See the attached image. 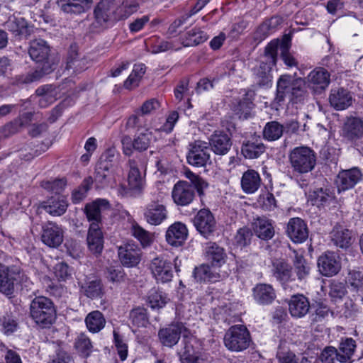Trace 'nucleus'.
Returning a JSON list of instances; mask_svg holds the SVG:
<instances>
[{"label": "nucleus", "mask_w": 363, "mask_h": 363, "mask_svg": "<svg viewBox=\"0 0 363 363\" xmlns=\"http://www.w3.org/2000/svg\"><path fill=\"white\" fill-rule=\"evenodd\" d=\"M30 58L42 66L40 70L31 73L16 76L13 84L16 86L30 84L39 79L44 74H49L52 70L53 62L51 60V49L48 43L43 39H35L30 41L28 48Z\"/></svg>", "instance_id": "obj_1"}, {"label": "nucleus", "mask_w": 363, "mask_h": 363, "mask_svg": "<svg viewBox=\"0 0 363 363\" xmlns=\"http://www.w3.org/2000/svg\"><path fill=\"white\" fill-rule=\"evenodd\" d=\"M278 48V41H271L265 48L259 66L254 69L255 81L259 89H268L272 86L270 72L277 63Z\"/></svg>", "instance_id": "obj_2"}, {"label": "nucleus", "mask_w": 363, "mask_h": 363, "mask_svg": "<svg viewBox=\"0 0 363 363\" xmlns=\"http://www.w3.org/2000/svg\"><path fill=\"white\" fill-rule=\"evenodd\" d=\"M30 315L36 324L47 328L55 323L57 311L52 300L39 296L34 298L30 303Z\"/></svg>", "instance_id": "obj_3"}, {"label": "nucleus", "mask_w": 363, "mask_h": 363, "mask_svg": "<svg viewBox=\"0 0 363 363\" xmlns=\"http://www.w3.org/2000/svg\"><path fill=\"white\" fill-rule=\"evenodd\" d=\"M289 159L293 171L298 174L311 172L316 164L315 152L306 146L294 148L289 155Z\"/></svg>", "instance_id": "obj_4"}, {"label": "nucleus", "mask_w": 363, "mask_h": 363, "mask_svg": "<svg viewBox=\"0 0 363 363\" xmlns=\"http://www.w3.org/2000/svg\"><path fill=\"white\" fill-rule=\"evenodd\" d=\"M250 342V335L244 325L232 326L224 336L225 346L230 351L240 352L246 350Z\"/></svg>", "instance_id": "obj_5"}, {"label": "nucleus", "mask_w": 363, "mask_h": 363, "mask_svg": "<svg viewBox=\"0 0 363 363\" xmlns=\"http://www.w3.org/2000/svg\"><path fill=\"white\" fill-rule=\"evenodd\" d=\"M209 144L203 140H195L189 144L186 155L188 163L196 167H204L211 163Z\"/></svg>", "instance_id": "obj_6"}, {"label": "nucleus", "mask_w": 363, "mask_h": 363, "mask_svg": "<svg viewBox=\"0 0 363 363\" xmlns=\"http://www.w3.org/2000/svg\"><path fill=\"white\" fill-rule=\"evenodd\" d=\"M167 208L162 201V196L159 195L146 205L143 215L148 223L157 225L167 219Z\"/></svg>", "instance_id": "obj_7"}, {"label": "nucleus", "mask_w": 363, "mask_h": 363, "mask_svg": "<svg viewBox=\"0 0 363 363\" xmlns=\"http://www.w3.org/2000/svg\"><path fill=\"white\" fill-rule=\"evenodd\" d=\"M149 269L157 282L167 283L172 279V264L164 257L154 258L150 264Z\"/></svg>", "instance_id": "obj_8"}, {"label": "nucleus", "mask_w": 363, "mask_h": 363, "mask_svg": "<svg viewBox=\"0 0 363 363\" xmlns=\"http://www.w3.org/2000/svg\"><path fill=\"white\" fill-rule=\"evenodd\" d=\"M63 240L64 230L60 225L50 221L42 225L41 240L45 245L56 248L62 243Z\"/></svg>", "instance_id": "obj_9"}, {"label": "nucleus", "mask_w": 363, "mask_h": 363, "mask_svg": "<svg viewBox=\"0 0 363 363\" xmlns=\"http://www.w3.org/2000/svg\"><path fill=\"white\" fill-rule=\"evenodd\" d=\"M189 333V331L182 323H176L162 328L158 332L159 339L161 343L166 347H172L175 345L181 335Z\"/></svg>", "instance_id": "obj_10"}, {"label": "nucleus", "mask_w": 363, "mask_h": 363, "mask_svg": "<svg viewBox=\"0 0 363 363\" xmlns=\"http://www.w3.org/2000/svg\"><path fill=\"white\" fill-rule=\"evenodd\" d=\"M340 135L353 143L363 136V119L359 117H347L340 130Z\"/></svg>", "instance_id": "obj_11"}, {"label": "nucleus", "mask_w": 363, "mask_h": 363, "mask_svg": "<svg viewBox=\"0 0 363 363\" xmlns=\"http://www.w3.org/2000/svg\"><path fill=\"white\" fill-rule=\"evenodd\" d=\"M195 189L186 181L177 182L172 191V197L174 203L180 206L189 205L195 197Z\"/></svg>", "instance_id": "obj_12"}, {"label": "nucleus", "mask_w": 363, "mask_h": 363, "mask_svg": "<svg viewBox=\"0 0 363 363\" xmlns=\"http://www.w3.org/2000/svg\"><path fill=\"white\" fill-rule=\"evenodd\" d=\"M193 222L196 230L206 238H209L216 230V220L208 209L203 208L199 211Z\"/></svg>", "instance_id": "obj_13"}, {"label": "nucleus", "mask_w": 363, "mask_h": 363, "mask_svg": "<svg viewBox=\"0 0 363 363\" xmlns=\"http://www.w3.org/2000/svg\"><path fill=\"white\" fill-rule=\"evenodd\" d=\"M118 253L121 262L127 267L136 266L141 259V250L133 242H128L120 246Z\"/></svg>", "instance_id": "obj_14"}, {"label": "nucleus", "mask_w": 363, "mask_h": 363, "mask_svg": "<svg viewBox=\"0 0 363 363\" xmlns=\"http://www.w3.org/2000/svg\"><path fill=\"white\" fill-rule=\"evenodd\" d=\"M363 174L358 167L340 171L336 179V185L339 192L354 187L362 180Z\"/></svg>", "instance_id": "obj_15"}, {"label": "nucleus", "mask_w": 363, "mask_h": 363, "mask_svg": "<svg viewBox=\"0 0 363 363\" xmlns=\"http://www.w3.org/2000/svg\"><path fill=\"white\" fill-rule=\"evenodd\" d=\"M318 267L320 272L325 277L336 275L341 269L339 257L333 252H326L318 259Z\"/></svg>", "instance_id": "obj_16"}, {"label": "nucleus", "mask_w": 363, "mask_h": 363, "mask_svg": "<svg viewBox=\"0 0 363 363\" xmlns=\"http://www.w3.org/2000/svg\"><path fill=\"white\" fill-rule=\"evenodd\" d=\"M286 233L290 239L296 243H301L308 237L307 225L300 218H292L287 224Z\"/></svg>", "instance_id": "obj_17"}, {"label": "nucleus", "mask_w": 363, "mask_h": 363, "mask_svg": "<svg viewBox=\"0 0 363 363\" xmlns=\"http://www.w3.org/2000/svg\"><path fill=\"white\" fill-rule=\"evenodd\" d=\"M188 236V230L185 224L175 222L166 232V240L172 246L180 247L184 245Z\"/></svg>", "instance_id": "obj_18"}, {"label": "nucleus", "mask_w": 363, "mask_h": 363, "mask_svg": "<svg viewBox=\"0 0 363 363\" xmlns=\"http://www.w3.org/2000/svg\"><path fill=\"white\" fill-rule=\"evenodd\" d=\"M6 28L19 39L26 38L33 31V26L22 17H10L5 24Z\"/></svg>", "instance_id": "obj_19"}, {"label": "nucleus", "mask_w": 363, "mask_h": 363, "mask_svg": "<svg viewBox=\"0 0 363 363\" xmlns=\"http://www.w3.org/2000/svg\"><path fill=\"white\" fill-rule=\"evenodd\" d=\"M209 148L216 155H226L232 145L231 140L228 134L215 132L210 138Z\"/></svg>", "instance_id": "obj_20"}, {"label": "nucleus", "mask_w": 363, "mask_h": 363, "mask_svg": "<svg viewBox=\"0 0 363 363\" xmlns=\"http://www.w3.org/2000/svg\"><path fill=\"white\" fill-rule=\"evenodd\" d=\"M67 206L66 198L62 195L52 196L41 204V207L53 216H60L64 214Z\"/></svg>", "instance_id": "obj_21"}, {"label": "nucleus", "mask_w": 363, "mask_h": 363, "mask_svg": "<svg viewBox=\"0 0 363 363\" xmlns=\"http://www.w3.org/2000/svg\"><path fill=\"white\" fill-rule=\"evenodd\" d=\"M262 184L259 174L254 169L245 171L242 176L240 184L242 191L247 194L255 193Z\"/></svg>", "instance_id": "obj_22"}, {"label": "nucleus", "mask_w": 363, "mask_h": 363, "mask_svg": "<svg viewBox=\"0 0 363 363\" xmlns=\"http://www.w3.org/2000/svg\"><path fill=\"white\" fill-rule=\"evenodd\" d=\"M255 235L263 240H269L274 235V228L271 220L259 217L252 223Z\"/></svg>", "instance_id": "obj_23"}, {"label": "nucleus", "mask_w": 363, "mask_h": 363, "mask_svg": "<svg viewBox=\"0 0 363 363\" xmlns=\"http://www.w3.org/2000/svg\"><path fill=\"white\" fill-rule=\"evenodd\" d=\"M309 308V301L303 295H294L289 302V311L293 317H303L308 313Z\"/></svg>", "instance_id": "obj_24"}, {"label": "nucleus", "mask_w": 363, "mask_h": 363, "mask_svg": "<svg viewBox=\"0 0 363 363\" xmlns=\"http://www.w3.org/2000/svg\"><path fill=\"white\" fill-rule=\"evenodd\" d=\"M108 202L106 199H97L95 201L88 203L85 206V213L90 225L96 224L99 226L101 223V211L102 208H108Z\"/></svg>", "instance_id": "obj_25"}, {"label": "nucleus", "mask_w": 363, "mask_h": 363, "mask_svg": "<svg viewBox=\"0 0 363 363\" xmlns=\"http://www.w3.org/2000/svg\"><path fill=\"white\" fill-rule=\"evenodd\" d=\"M61 10L67 13H82L89 8L93 0H57Z\"/></svg>", "instance_id": "obj_26"}, {"label": "nucleus", "mask_w": 363, "mask_h": 363, "mask_svg": "<svg viewBox=\"0 0 363 363\" xmlns=\"http://www.w3.org/2000/svg\"><path fill=\"white\" fill-rule=\"evenodd\" d=\"M253 296L258 303L267 305L272 303L276 298V294L271 285L259 284L253 289Z\"/></svg>", "instance_id": "obj_27"}, {"label": "nucleus", "mask_w": 363, "mask_h": 363, "mask_svg": "<svg viewBox=\"0 0 363 363\" xmlns=\"http://www.w3.org/2000/svg\"><path fill=\"white\" fill-rule=\"evenodd\" d=\"M330 238L333 243L340 248L346 249L351 245V232L340 225L333 228L330 232Z\"/></svg>", "instance_id": "obj_28"}, {"label": "nucleus", "mask_w": 363, "mask_h": 363, "mask_svg": "<svg viewBox=\"0 0 363 363\" xmlns=\"http://www.w3.org/2000/svg\"><path fill=\"white\" fill-rule=\"evenodd\" d=\"M87 244L89 249L94 254H100L104 247L102 233L99 226L96 224L90 225L88 235Z\"/></svg>", "instance_id": "obj_29"}, {"label": "nucleus", "mask_w": 363, "mask_h": 363, "mask_svg": "<svg viewBox=\"0 0 363 363\" xmlns=\"http://www.w3.org/2000/svg\"><path fill=\"white\" fill-rule=\"evenodd\" d=\"M206 252L212 267H220L226 261L225 250L216 242H210L206 248Z\"/></svg>", "instance_id": "obj_30"}, {"label": "nucleus", "mask_w": 363, "mask_h": 363, "mask_svg": "<svg viewBox=\"0 0 363 363\" xmlns=\"http://www.w3.org/2000/svg\"><path fill=\"white\" fill-rule=\"evenodd\" d=\"M356 348V342L352 337L342 339L336 359L341 363H350Z\"/></svg>", "instance_id": "obj_31"}, {"label": "nucleus", "mask_w": 363, "mask_h": 363, "mask_svg": "<svg viewBox=\"0 0 363 363\" xmlns=\"http://www.w3.org/2000/svg\"><path fill=\"white\" fill-rule=\"evenodd\" d=\"M274 277L282 284L291 280L292 268L283 259H276L272 264Z\"/></svg>", "instance_id": "obj_32"}, {"label": "nucleus", "mask_w": 363, "mask_h": 363, "mask_svg": "<svg viewBox=\"0 0 363 363\" xmlns=\"http://www.w3.org/2000/svg\"><path fill=\"white\" fill-rule=\"evenodd\" d=\"M266 147L260 139L255 138L243 143L242 154L245 158L255 159L265 152Z\"/></svg>", "instance_id": "obj_33"}, {"label": "nucleus", "mask_w": 363, "mask_h": 363, "mask_svg": "<svg viewBox=\"0 0 363 363\" xmlns=\"http://www.w3.org/2000/svg\"><path fill=\"white\" fill-rule=\"evenodd\" d=\"M330 73L323 67H317L307 77L308 82L320 89H325L330 84Z\"/></svg>", "instance_id": "obj_34"}, {"label": "nucleus", "mask_w": 363, "mask_h": 363, "mask_svg": "<svg viewBox=\"0 0 363 363\" xmlns=\"http://www.w3.org/2000/svg\"><path fill=\"white\" fill-rule=\"evenodd\" d=\"M80 288L81 292L91 299L101 298L104 294L103 286L99 279L88 280L82 284Z\"/></svg>", "instance_id": "obj_35"}, {"label": "nucleus", "mask_w": 363, "mask_h": 363, "mask_svg": "<svg viewBox=\"0 0 363 363\" xmlns=\"http://www.w3.org/2000/svg\"><path fill=\"white\" fill-rule=\"evenodd\" d=\"M208 38V34L200 28H194L189 30L182 40L184 47L196 46L204 43Z\"/></svg>", "instance_id": "obj_36"}, {"label": "nucleus", "mask_w": 363, "mask_h": 363, "mask_svg": "<svg viewBox=\"0 0 363 363\" xmlns=\"http://www.w3.org/2000/svg\"><path fill=\"white\" fill-rule=\"evenodd\" d=\"M85 323L88 330L93 333H96L104 328L106 320L101 312L94 311L86 315Z\"/></svg>", "instance_id": "obj_37"}, {"label": "nucleus", "mask_w": 363, "mask_h": 363, "mask_svg": "<svg viewBox=\"0 0 363 363\" xmlns=\"http://www.w3.org/2000/svg\"><path fill=\"white\" fill-rule=\"evenodd\" d=\"M304 80L302 78L294 79L288 74L281 75L277 81V91H301Z\"/></svg>", "instance_id": "obj_38"}, {"label": "nucleus", "mask_w": 363, "mask_h": 363, "mask_svg": "<svg viewBox=\"0 0 363 363\" xmlns=\"http://www.w3.org/2000/svg\"><path fill=\"white\" fill-rule=\"evenodd\" d=\"M145 71L146 67L144 64L135 65L130 74L124 82V88L126 89L136 88L139 85Z\"/></svg>", "instance_id": "obj_39"}, {"label": "nucleus", "mask_w": 363, "mask_h": 363, "mask_svg": "<svg viewBox=\"0 0 363 363\" xmlns=\"http://www.w3.org/2000/svg\"><path fill=\"white\" fill-rule=\"evenodd\" d=\"M330 105L336 110H344L352 102L350 92H333L329 97Z\"/></svg>", "instance_id": "obj_40"}, {"label": "nucleus", "mask_w": 363, "mask_h": 363, "mask_svg": "<svg viewBox=\"0 0 363 363\" xmlns=\"http://www.w3.org/2000/svg\"><path fill=\"white\" fill-rule=\"evenodd\" d=\"M183 347L179 351V355L200 354L197 339L189 333L184 334L182 341Z\"/></svg>", "instance_id": "obj_41"}, {"label": "nucleus", "mask_w": 363, "mask_h": 363, "mask_svg": "<svg viewBox=\"0 0 363 363\" xmlns=\"http://www.w3.org/2000/svg\"><path fill=\"white\" fill-rule=\"evenodd\" d=\"M194 277L197 281H216L219 274L208 264H201L194 269Z\"/></svg>", "instance_id": "obj_42"}, {"label": "nucleus", "mask_w": 363, "mask_h": 363, "mask_svg": "<svg viewBox=\"0 0 363 363\" xmlns=\"http://www.w3.org/2000/svg\"><path fill=\"white\" fill-rule=\"evenodd\" d=\"M128 184L132 189H140L143 185V179L138 164L135 160H129Z\"/></svg>", "instance_id": "obj_43"}, {"label": "nucleus", "mask_w": 363, "mask_h": 363, "mask_svg": "<svg viewBox=\"0 0 363 363\" xmlns=\"http://www.w3.org/2000/svg\"><path fill=\"white\" fill-rule=\"evenodd\" d=\"M94 13L96 22L103 26L110 19L111 13L110 2L108 0H101L97 4Z\"/></svg>", "instance_id": "obj_44"}, {"label": "nucleus", "mask_w": 363, "mask_h": 363, "mask_svg": "<svg viewBox=\"0 0 363 363\" xmlns=\"http://www.w3.org/2000/svg\"><path fill=\"white\" fill-rule=\"evenodd\" d=\"M111 164L106 161H101L96 167L94 182L98 188H103L108 183V172Z\"/></svg>", "instance_id": "obj_45"}, {"label": "nucleus", "mask_w": 363, "mask_h": 363, "mask_svg": "<svg viewBox=\"0 0 363 363\" xmlns=\"http://www.w3.org/2000/svg\"><path fill=\"white\" fill-rule=\"evenodd\" d=\"M14 291L13 279L9 276V268L0 265V292L5 295H11Z\"/></svg>", "instance_id": "obj_46"}, {"label": "nucleus", "mask_w": 363, "mask_h": 363, "mask_svg": "<svg viewBox=\"0 0 363 363\" xmlns=\"http://www.w3.org/2000/svg\"><path fill=\"white\" fill-rule=\"evenodd\" d=\"M284 128L277 121L268 122L263 130L264 138L269 141L277 140L283 134Z\"/></svg>", "instance_id": "obj_47"}, {"label": "nucleus", "mask_w": 363, "mask_h": 363, "mask_svg": "<svg viewBox=\"0 0 363 363\" xmlns=\"http://www.w3.org/2000/svg\"><path fill=\"white\" fill-rule=\"evenodd\" d=\"M286 342L281 340L277 352L278 363H298L296 355L286 347Z\"/></svg>", "instance_id": "obj_48"}, {"label": "nucleus", "mask_w": 363, "mask_h": 363, "mask_svg": "<svg viewBox=\"0 0 363 363\" xmlns=\"http://www.w3.org/2000/svg\"><path fill=\"white\" fill-rule=\"evenodd\" d=\"M154 140L152 133L146 129L141 132L133 142V148L138 151L146 150Z\"/></svg>", "instance_id": "obj_49"}, {"label": "nucleus", "mask_w": 363, "mask_h": 363, "mask_svg": "<svg viewBox=\"0 0 363 363\" xmlns=\"http://www.w3.org/2000/svg\"><path fill=\"white\" fill-rule=\"evenodd\" d=\"M310 198L314 205L319 206H324L331 201L334 196L330 189L319 188L312 192Z\"/></svg>", "instance_id": "obj_50"}, {"label": "nucleus", "mask_w": 363, "mask_h": 363, "mask_svg": "<svg viewBox=\"0 0 363 363\" xmlns=\"http://www.w3.org/2000/svg\"><path fill=\"white\" fill-rule=\"evenodd\" d=\"M184 175L189 179L191 185L196 190L199 196L202 197L204 195V190L208 187V182L189 169L185 171Z\"/></svg>", "instance_id": "obj_51"}, {"label": "nucleus", "mask_w": 363, "mask_h": 363, "mask_svg": "<svg viewBox=\"0 0 363 363\" xmlns=\"http://www.w3.org/2000/svg\"><path fill=\"white\" fill-rule=\"evenodd\" d=\"M74 347L78 353L83 357H88L92 352V344L90 339L84 334H80L75 340Z\"/></svg>", "instance_id": "obj_52"}, {"label": "nucleus", "mask_w": 363, "mask_h": 363, "mask_svg": "<svg viewBox=\"0 0 363 363\" xmlns=\"http://www.w3.org/2000/svg\"><path fill=\"white\" fill-rule=\"evenodd\" d=\"M129 318L131 323L138 327H145L148 324V318L146 309L138 307L130 311Z\"/></svg>", "instance_id": "obj_53"}, {"label": "nucleus", "mask_w": 363, "mask_h": 363, "mask_svg": "<svg viewBox=\"0 0 363 363\" xmlns=\"http://www.w3.org/2000/svg\"><path fill=\"white\" fill-rule=\"evenodd\" d=\"M242 100L235 104L233 111L238 115L239 118L243 116L245 118H247L250 114V111L254 107V104L252 103V96H249L248 92Z\"/></svg>", "instance_id": "obj_54"}, {"label": "nucleus", "mask_w": 363, "mask_h": 363, "mask_svg": "<svg viewBox=\"0 0 363 363\" xmlns=\"http://www.w3.org/2000/svg\"><path fill=\"white\" fill-rule=\"evenodd\" d=\"M131 233L144 247L149 246L152 242V235L140 226L137 223H133L132 224Z\"/></svg>", "instance_id": "obj_55"}, {"label": "nucleus", "mask_w": 363, "mask_h": 363, "mask_svg": "<svg viewBox=\"0 0 363 363\" xmlns=\"http://www.w3.org/2000/svg\"><path fill=\"white\" fill-rule=\"evenodd\" d=\"M294 266L299 280L305 279L310 273L311 267L301 255L295 254Z\"/></svg>", "instance_id": "obj_56"}, {"label": "nucleus", "mask_w": 363, "mask_h": 363, "mask_svg": "<svg viewBox=\"0 0 363 363\" xmlns=\"http://www.w3.org/2000/svg\"><path fill=\"white\" fill-rule=\"evenodd\" d=\"M345 284L337 281H333L329 286V296L334 302L339 301L347 294Z\"/></svg>", "instance_id": "obj_57"}, {"label": "nucleus", "mask_w": 363, "mask_h": 363, "mask_svg": "<svg viewBox=\"0 0 363 363\" xmlns=\"http://www.w3.org/2000/svg\"><path fill=\"white\" fill-rule=\"evenodd\" d=\"M23 125L22 118H18L13 122L6 124L0 128V138L1 140L9 138L17 133L21 127Z\"/></svg>", "instance_id": "obj_58"}, {"label": "nucleus", "mask_w": 363, "mask_h": 363, "mask_svg": "<svg viewBox=\"0 0 363 363\" xmlns=\"http://www.w3.org/2000/svg\"><path fill=\"white\" fill-rule=\"evenodd\" d=\"M167 302V298L164 294L156 290L151 291L148 297V303L152 308H161L165 306Z\"/></svg>", "instance_id": "obj_59"}, {"label": "nucleus", "mask_w": 363, "mask_h": 363, "mask_svg": "<svg viewBox=\"0 0 363 363\" xmlns=\"http://www.w3.org/2000/svg\"><path fill=\"white\" fill-rule=\"evenodd\" d=\"M179 113L177 111H171L166 117L165 122L157 130L164 132L166 133H171L176 123L179 120Z\"/></svg>", "instance_id": "obj_60"}, {"label": "nucleus", "mask_w": 363, "mask_h": 363, "mask_svg": "<svg viewBox=\"0 0 363 363\" xmlns=\"http://www.w3.org/2000/svg\"><path fill=\"white\" fill-rule=\"evenodd\" d=\"M114 345L116 347L117 353L121 361L126 359L128 356V345L116 330H113Z\"/></svg>", "instance_id": "obj_61"}, {"label": "nucleus", "mask_w": 363, "mask_h": 363, "mask_svg": "<svg viewBox=\"0 0 363 363\" xmlns=\"http://www.w3.org/2000/svg\"><path fill=\"white\" fill-rule=\"evenodd\" d=\"M252 233L248 228H240L236 235L235 236V240L238 246L240 247H245L250 244Z\"/></svg>", "instance_id": "obj_62"}, {"label": "nucleus", "mask_w": 363, "mask_h": 363, "mask_svg": "<svg viewBox=\"0 0 363 363\" xmlns=\"http://www.w3.org/2000/svg\"><path fill=\"white\" fill-rule=\"evenodd\" d=\"M1 321L2 331L4 334L9 335L17 330L18 323L17 320L12 316H4Z\"/></svg>", "instance_id": "obj_63"}, {"label": "nucleus", "mask_w": 363, "mask_h": 363, "mask_svg": "<svg viewBox=\"0 0 363 363\" xmlns=\"http://www.w3.org/2000/svg\"><path fill=\"white\" fill-rule=\"evenodd\" d=\"M0 350L4 353L5 363H23L20 355L5 345L1 344Z\"/></svg>", "instance_id": "obj_64"}]
</instances>
